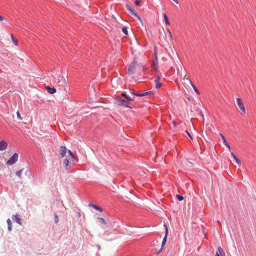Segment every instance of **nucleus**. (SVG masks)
<instances>
[{
  "mask_svg": "<svg viewBox=\"0 0 256 256\" xmlns=\"http://www.w3.org/2000/svg\"><path fill=\"white\" fill-rule=\"evenodd\" d=\"M22 170L18 171L16 173V176L18 178H21V175H22Z\"/></svg>",
  "mask_w": 256,
  "mask_h": 256,
  "instance_id": "27",
  "label": "nucleus"
},
{
  "mask_svg": "<svg viewBox=\"0 0 256 256\" xmlns=\"http://www.w3.org/2000/svg\"><path fill=\"white\" fill-rule=\"evenodd\" d=\"M92 206L96 210L100 211V212H102V209L100 208V206H96V205H95V204H92Z\"/></svg>",
  "mask_w": 256,
  "mask_h": 256,
  "instance_id": "22",
  "label": "nucleus"
},
{
  "mask_svg": "<svg viewBox=\"0 0 256 256\" xmlns=\"http://www.w3.org/2000/svg\"><path fill=\"white\" fill-rule=\"evenodd\" d=\"M224 144L228 148V150H230V147L228 142H226V138L222 140Z\"/></svg>",
  "mask_w": 256,
  "mask_h": 256,
  "instance_id": "23",
  "label": "nucleus"
},
{
  "mask_svg": "<svg viewBox=\"0 0 256 256\" xmlns=\"http://www.w3.org/2000/svg\"><path fill=\"white\" fill-rule=\"evenodd\" d=\"M137 65L136 62L134 60L128 66V74L131 75L134 74L135 72L136 67Z\"/></svg>",
  "mask_w": 256,
  "mask_h": 256,
  "instance_id": "5",
  "label": "nucleus"
},
{
  "mask_svg": "<svg viewBox=\"0 0 256 256\" xmlns=\"http://www.w3.org/2000/svg\"><path fill=\"white\" fill-rule=\"evenodd\" d=\"M222 140H224V139H225V138L224 136H223L222 138Z\"/></svg>",
  "mask_w": 256,
  "mask_h": 256,
  "instance_id": "39",
  "label": "nucleus"
},
{
  "mask_svg": "<svg viewBox=\"0 0 256 256\" xmlns=\"http://www.w3.org/2000/svg\"><path fill=\"white\" fill-rule=\"evenodd\" d=\"M8 146L7 142L4 140L0 141V150H5Z\"/></svg>",
  "mask_w": 256,
  "mask_h": 256,
  "instance_id": "11",
  "label": "nucleus"
},
{
  "mask_svg": "<svg viewBox=\"0 0 256 256\" xmlns=\"http://www.w3.org/2000/svg\"><path fill=\"white\" fill-rule=\"evenodd\" d=\"M46 89L48 92L50 94H54L56 92V90L54 88H51L48 86H46Z\"/></svg>",
  "mask_w": 256,
  "mask_h": 256,
  "instance_id": "16",
  "label": "nucleus"
},
{
  "mask_svg": "<svg viewBox=\"0 0 256 256\" xmlns=\"http://www.w3.org/2000/svg\"><path fill=\"white\" fill-rule=\"evenodd\" d=\"M132 94L134 96H147L149 94H152V92H144V93L138 94V93H135L134 92H132Z\"/></svg>",
  "mask_w": 256,
  "mask_h": 256,
  "instance_id": "13",
  "label": "nucleus"
},
{
  "mask_svg": "<svg viewBox=\"0 0 256 256\" xmlns=\"http://www.w3.org/2000/svg\"><path fill=\"white\" fill-rule=\"evenodd\" d=\"M98 220L100 223H102L104 224H106V220L102 218H98Z\"/></svg>",
  "mask_w": 256,
  "mask_h": 256,
  "instance_id": "24",
  "label": "nucleus"
},
{
  "mask_svg": "<svg viewBox=\"0 0 256 256\" xmlns=\"http://www.w3.org/2000/svg\"><path fill=\"white\" fill-rule=\"evenodd\" d=\"M58 222V216L56 215L55 216V222H56V223H57Z\"/></svg>",
  "mask_w": 256,
  "mask_h": 256,
  "instance_id": "34",
  "label": "nucleus"
},
{
  "mask_svg": "<svg viewBox=\"0 0 256 256\" xmlns=\"http://www.w3.org/2000/svg\"><path fill=\"white\" fill-rule=\"evenodd\" d=\"M162 34L160 36V38H164V36H166V41H168V40L170 41L172 40V33H162Z\"/></svg>",
  "mask_w": 256,
  "mask_h": 256,
  "instance_id": "10",
  "label": "nucleus"
},
{
  "mask_svg": "<svg viewBox=\"0 0 256 256\" xmlns=\"http://www.w3.org/2000/svg\"><path fill=\"white\" fill-rule=\"evenodd\" d=\"M158 65V56H157L156 52V50L155 52H154V59L153 61L152 66L154 68L156 69L157 68Z\"/></svg>",
  "mask_w": 256,
  "mask_h": 256,
  "instance_id": "12",
  "label": "nucleus"
},
{
  "mask_svg": "<svg viewBox=\"0 0 256 256\" xmlns=\"http://www.w3.org/2000/svg\"><path fill=\"white\" fill-rule=\"evenodd\" d=\"M216 256H225L224 252L222 248L220 247L218 248Z\"/></svg>",
  "mask_w": 256,
  "mask_h": 256,
  "instance_id": "14",
  "label": "nucleus"
},
{
  "mask_svg": "<svg viewBox=\"0 0 256 256\" xmlns=\"http://www.w3.org/2000/svg\"><path fill=\"white\" fill-rule=\"evenodd\" d=\"M174 2H176V4H178V0H172Z\"/></svg>",
  "mask_w": 256,
  "mask_h": 256,
  "instance_id": "37",
  "label": "nucleus"
},
{
  "mask_svg": "<svg viewBox=\"0 0 256 256\" xmlns=\"http://www.w3.org/2000/svg\"><path fill=\"white\" fill-rule=\"evenodd\" d=\"M176 197L179 201H182L184 200V197L182 196L177 194L176 195Z\"/></svg>",
  "mask_w": 256,
  "mask_h": 256,
  "instance_id": "28",
  "label": "nucleus"
},
{
  "mask_svg": "<svg viewBox=\"0 0 256 256\" xmlns=\"http://www.w3.org/2000/svg\"><path fill=\"white\" fill-rule=\"evenodd\" d=\"M122 32H128V28L124 26L122 28Z\"/></svg>",
  "mask_w": 256,
  "mask_h": 256,
  "instance_id": "30",
  "label": "nucleus"
},
{
  "mask_svg": "<svg viewBox=\"0 0 256 256\" xmlns=\"http://www.w3.org/2000/svg\"><path fill=\"white\" fill-rule=\"evenodd\" d=\"M125 34H126V35H128V32H126V33H125Z\"/></svg>",
  "mask_w": 256,
  "mask_h": 256,
  "instance_id": "40",
  "label": "nucleus"
},
{
  "mask_svg": "<svg viewBox=\"0 0 256 256\" xmlns=\"http://www.w3.org/2000/svg\"><path fill=\"white\" fill-rule=\"evenodd\" d=\"M230 154L232 156L234 160H236V162L238 164V166H240L241 165V162L240 160L234 155V152H231Z\"/></svg>",
  "mask_w": 256,
  "mask_h": 256,
  "instance_id": "19",
  "label": "nucleus"
},
{
  "mask_svg": "<svg viewBox=\"0 0 256 256\" xmlns=\"http://www.w3.org/2000/svg\"><path fill=\"white\" fill-rule=\"evenodd\" d=\"M66 80L64 76L58 75L54 77V80L53 82V84L55 86H63L66 84Z\"/></svg>",
  "mask_w": 256,
  "mask_h": 256,
  "instance_id": "1",
  "label": "nucleus"
},
{
  "mask_svg": "<svg viewBox=\"0 0 256 256\" xmlns=\"http://www.w3.org/2000/svg\"><path fill=\"white\" fill-rule=\"evenodd\" d=\"M185 132L188 134V136L190 137V140H192V137L191 136L190 134L187 130H186Z\"/></svg>",
  "mask_w": 256,
  "mask_h": 256,
  "instance_id": "33",
  "label": "nucleus"
},
{
  "mask_svg": "<svg viewBox=\"0 0 256 256\" xmlns=\"http://www.w3.org/2000/svg\"><path fill=\"white\" fill-rule=\"evenodd\" d=\"M62 162L64 167V168L66 170H68L72 167L74 164V162H70L68 158H64L62 160Z\"/></svg>",
  "mask_w": 256,
  "mask_h": 256,
  "instance_id": "6",
  "label": "nucleus"
},
{
  "mask_svg": "<svg viewBox=\"0 0 256 256\" xmlns=\"http://www.w3.org/2000/svg\"><path fill=\"white\" fill-rule=\"evenodd\" d=\"M236 102L238 108L241 111V114L244 115L246 113V108L242 99L239 98H236Z\"/></svg>",
  "mask_w": 256,
  "mask_h": 256,
  "instance_id": "4",
  "label": "nucleus"
},
{
  "mask_svg": "<svg viewBox=\"0 0 256 256\" xmlns=\"http://www.w3.org/2000/svg\"><path fill=\"white\" fill-rule=\"evenodd\" d=\"M18 155L17 153H14L10 158L6 162L8 165H12L14 164L18 160Z\"/></svg>",
  "mask_w": 256,
  "mask_h": 256,
  "instance_id": "8",
  "label": "nucleus"
},
{
  "mask_svg": "<svg viewBox=\"0 0 256 256\" xmlns=\"http://www.w3.org/2000/svg\"><path fill=\"white\" fill-rule=\"evenodd\" d=\"M164 226L166 227V235L164 238L163 239L162 242V246L166 244V238L168 234V228L167 227V226L166 224H164Z\"/></svg>",
  "mask_w": 256,
  "mask_h": 256,
  "instance_id": "17",
  "label": "nucleus"
},
{
  "mask_svg": "<svg viewBox=\"0 0 256 256\" xmlns=\"http://www.w3.org/2000/svg\"><path fill=\"white\" fill-rule=\"evenodd\" d=\"M114 104L118 106L130 108V106H128L129 102L124 100L122 99L120 97H116V98Z\"/></svg>",
  "mask_w": 256,
  "mask_h": 256,
  "instance_id": "3",
  "label": "nucleus"
},
{
  "mask_svg": "<svg viewBox=\"0 0 256 256\" xmlns=\"http://www.w3.org/2000/svg\"><path fill=\"white\" fill-rule=\"evenodd\" d=\"M16 115H17V117H18V118L20 120H22V118L20 115V114L19 112L18 111L16 112Z\"/></svg>",
  "mask_w": 256,
  "mask_h": 256,
  "instance_id": "32",
  "label": "nucleus"
},
{
  "mask_svg": "<svg viewBox=\"0 0 256 256\" xmlns=\"http://www.w3.org/2000/svg\"><path fill=\"white\" fill-rule=\"evenodd\" d=\"M7 223H8V230L9 231L12 230V222H11V220H10V219H8L7 220Z\"/></svg>",
  "mask_w": 256,
  "mask_h": 256,
  "instance_id": "21",
  "label": "nucleus"
},
{
  "mask_svg": "<svg viewBox=\"0 0 256 256\" xmlns=\"http://www.w3.org/2000/svg\"><path fill=\"white\" fill-rule=\"evenodd\" d=\"M220 138H222L224 136L222 134H220Z\"/></svg>",
  "mask_w": 256,
  "mask_h": 256,
  "instance_id": "38",
  "label": "nucleus"
},
{
  "mask_svg": "<svg viewBox=\"0 0 256 256\" xmlns=\"http://www.w3.org/2000/svg\"><path fill=\"white\" fill-rule=\"evenodd\" d=\"M192 88H194V91L197 93L198 94H200V92H199L198 90L192 84Z\"/></svg>",
  "mask_w": 256,
  "mask_h": 256,
  "instance_id": "31",
  "label": "nucleus"
},
{
  "mask_svg": "<svg viewBox=\"0 0 256 256\" xmlns=\"http://www.w3.org/2000/svg\"><path fill=\"white\" fill-rule=\"evenodd\" d=\"M160 78L159 76H158L156 78V79L154 80V82L156 84V88H160V86H162V84L160 82Z\"/></svg>",
  "mask_w": 256,
  "mask_h": 256,
  "instance_id": "18",
  "label": "nucleus"
},
{
  "mask_svg": "<svg viewBox=\"0 0 256 256\" xmlns=\"http://www.w3.org/2000/svg\"><path fill=\"white\" fill-rule=\"evenodd\" d=\"M122 96H124L127 100H134V96L133 97H132V96H128V95L124 93H122Z\"/></svg>",
  "mask_w": 256,
  "mask_h": 256,
  "instance_id": "20",
  "label": "nucleus"
},
{
  "mask_svg": "<svg viewBox=\"0 0 256 256\" xmlns=\"http://www.w3.org/2000/svg\"><path fill=\"white\" fill-rule=\"evenodd\" d=\"M134 2H135V4L137 6H141L140 0H134Z\"/></svg>",
  "mask_w": 256,
  "mask_h": 256,
  "instance_id": "29",
  "label": "nucleus"
},
{
  "mask_svg": "<svg viewBox=\"0 0 256 256\" xmlns=\"http://www.w3.org/2000/svg\"><path fill=\"white\" fill-rule=\"evenodd\" d=\"M4 19V18L0 15V21H2Z\"/></svg>",
  "mask_w": 256,
  "mask_h": 256,
  "instance_id": "35",
  "label": "nucleus"
},
{
  "mask_svg": "<svg viewBox=\"0 0 256 256\" xmlns=\"http://www.w3.org/2000/svg\"><path fill=\"white\" fill-rule=\"evenodd\" d=\"M172 123L174 124V126H176V122L175 121H173Z\"/></svg>",
  "mask_w": 256,
  "mask_h": 256,
  "instance_id": "36",
  "label": "nucleus"
},
{
  "mask_svg": "<svg viewBox=\"0 0 256 256\" xmlns=\"http://www.w3.org/2000/svg\"><path fill=\"white\" fill-rule=\"evenodd\" d=\"M182 79L184 81V84L188 86H189L190 85L192 86L193 84L190 79V76L186 74L184 76Z\"/></svg>",
  "mask_w": 256,
  "mask_h": 256,
  "instance_id": "9",
  "label": "nucleus"
},
{
  "mask_svg": "<svg viewBox=\"0 0 256 256\" xmlns=\"http://www.w3.org/2000/svg\"><path fill=\"white\" fill-rule=\"evenodd\" d=\"M12 220L14 221H16L17 223L22 225L21 218H20L18 214H15L12 216Z\"/></svg>",
  "mask_w": 256,
  "mask_h": 256,
  "instance_id": "15",
  "label": "nucleus"
},
{
  "mask_svg": "<svg viewBox=\"0 0 256 256\" xmlns=\"http://www.w3.org/2000/svg\"><path fill=\"white\" fill-rule=\"evenodd\" d=\"M10 36H11V38H12V40L13 42H14V44L16 46L18 44V41H17V40H16L14 38V36H13V35L12 34H10Z\"/></svg>",
  "mask_w": 256,
  "mask_h": 256,
  "instance_id": "26",
  "label": "nucleus"
},
{
  "mask_svg": "<svg viewBox=\"0 0 256 256\" xmlns=\"http://www.w3.org/2000/svg\"><path fill=\"white\" fill-rule=\"evenodd\" d=\"M164 19L166 23V24H169L168 18V16H166V14H164Z\"/></svg>",
  "mask_w": 256,
  "mask_h": 256,
  "instance_id": "25",
  "label": "nucleus"
},
{
  "mask_svg": "<svg viewBox=\"0 0 256 256\" xmlns=\"http://www.w3.org/2000/svg\"><path fill=\"white\" fill-rule=\"evenodd\" d=\"M68 152L69 156L71 157L72 159H75L76 157L72 152L70 150H67V148L64 146H62L60 148L59 152L61 156L64 158L66 156V153Z\"/></svg>",
  "mask_w": 256,
  "mask_h": 256,
  "instance_id": "2",
  "label": "nucleus"
},
{
  "mask_svg": "<svg viewBox=\"0 0 256 256\" xmlns=\"http://www.w3.org/2000/svg\"><path fill=\"white\" fill-rule=\"evenodd\" d=\"M126 9L128 10H129V12H130V14L132 15L135 16L136 18H138V20H142L140 17L139 16L138 14L135 11V10L134 8H132L131 7V6L129 4H126Z\"/></svg>",
  "mask_w": 256,
  "mask_h": 256,
  "instance_id": "7",
  "label": "nucleus"
}]
</instances>
